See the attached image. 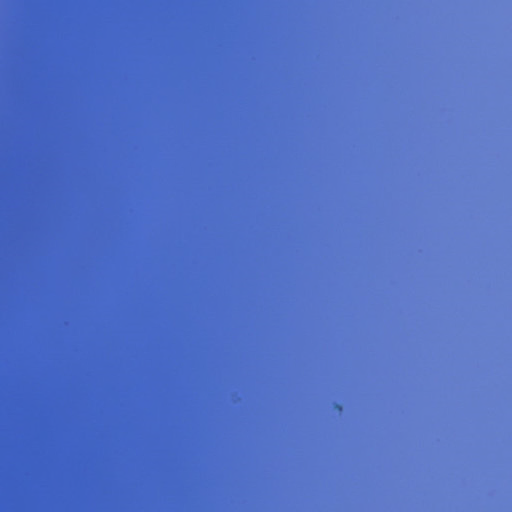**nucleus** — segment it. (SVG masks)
Segmentation results:
<instances>
[{"label":"nucleus","instance_id":"2","mask_svg":"<svg viewBox=\"0 0 512 512\" xmlns=\"http://www.w3.org/2000/svg\"><path fill=\"white\" fill-rule=\"evenodd\" d=\"M0 256H189V254H33L0 253Z\"/></svg>","mask_w":512,"mask_h":512},{"label":"nucleus","instance_id":"1","mask_svg":"<svg viewBox=\"0 0 512 512\" xmlns=\"http://www.w3.org/2000/svg\"><path fill=\"white\" fill-rule=\"evenodd\" d=\"M54 260H201V258H2L0 262H28Z\"/></svg>","mask_w":512,"mask_h":512}]
</instances>
